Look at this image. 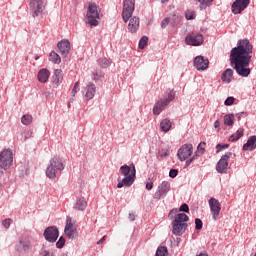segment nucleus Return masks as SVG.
I'll return each instance as SVG.
<instances>
[{
  "label": "nucleus",
  "mask_w": 256,
  "mask_h": 256,
  "mask_svg": "<svg viewBox=\"0 0 256 256\" xmlns=\"http://www.w3.org/2000/svg\"><path fill=\"white\" fill-rule=\"evenodd\" d=\"M253 54V45L249 40H239L237 47L233 48L230 52V61L234 65V69L241 77H249L251 69V55Z\"/></svg>",
  "instance_id": "f257e3e1"
},
{
  "label": "nucleus",
  "mask_w": 256,
  "mask_h": 256,
  "mask_svg": "<svg viewBox=\"0 0 256 256\" xmlns=\"http://www.w3.org/2000/svg\"><path fill=\"white\" fill-rule=\"evenodd\" d=\"M120 175H122L124 178L121 180V178H118V184L117 188L121 189L123 187H131L133 183H135L137 170L135 169V164L123 165L120 167L119 170Z\"/></svg>",
  "instance_id": "f03ea898"
},
{
  "label": "nucleus",
  "mask_w": 256,
  "mask_h": 256,
  "mask_svg": "<svg viewBox=\"0 0 256 256\" xmlns=\"http://www.w3.org/2000/svg\"><path fill=\"white\" fill-rule=\"evenodd\" d=\"M187 221H189V216H187V214L185 213L177 214V216L172 222L173 235H177L178 237H181V235H183V233H185V231L187 230Z\"/></svg>",
  "instance_id": "7ed1b4c3"
},
{
  "label": "nucleus",
  "mask_w": 256,
  "mask_h": 256,
  "mask_svg": "<svg viewBox=\"0 0 256 256\" xmlns=\"http://www.w3.org/2000/svg\"><path fill=\"white\" fill-rule=\"evenodd\" d=\"M65 167L63 166V161L58 157H54L50 160L48 167L46 168V177L49 179H55L59 171H63Z\"/></svg>",
  "instance_id": "20e7f679"
},
{
  "label": "nucleus",
  "mask_w": 256,
  "mask_h": 256,
  "mask_svg": "<svg viewBox=\"0 0 256 256\" xmlns=\"http://www.w3.org/2000/svg\"><path fill=\"white\" fill-rule=\"evenodd\" d=\"M175 99V91L170 90L166 98H160L153 107V115H161L167 106Z\"/></svg>",
  "instance_id": "39448f33"
},
{
  "label": "nucleus",
  "mask_w": 256,
  "mask_h": 256,
  "mask_svg": "<svg viewBox=\"0 0 256 256\" xmlns=\"http://www.w3.org/2000/svg\"><path fill=\"white\" fill-rule=\"evenodd\" d=\"M86 17L88 25H91L92 27H97V25H99V7H97V4L91 2L88 4Z\"/></svg>",
  "instance_id": "423d86ee"
},
{
  "label": "nucleus",
  "mask_w": 256,
  "mask_h": 256,
  "mask_svg": "<svg viewBox=\"0 0 256 256\" xmlns=\"http://www.w3.org/2000/svg\"><path fill=\"white\" fill-rule=\"evenodd\" d=\"M13 165V151L11 149H4L0 153V167L7 170Z\"/></svg>",
  "instance_id": "0eeeda50"
},
{
  "label": "nucleus",
  "mask_w": 256,
  "mask_h": 256,
  "mask_svg": "<svg viewBox=\"0 0 256 256\" xmlns=\"http://www.w3.org/2000/svg\"><path fill=\"white\" fill-rule=\"evenodd\" d=\"M135 11V0H124L122 19L124 23H127L131 19L133 12Z\"/></svg>",
  "instance_id": "6e6552de"
},
{
  "label": "nucleus",
  "mask_w": 256,
  "mask_h": 256,
  "mask_svg": "<svg viewBox=\"0 0 256 256\" xmlns=\"http://www.w3.org/2000/svg\"><path fill=\"white\" fill-rule=\"evenodd\" d=\"M65 235H67L68 239H75L77 237V225H75V221L71 216H67L66 225L64 228Z\"/></svg>",
  "instance_id": "1a4fd4ad"
},
{
  "label": "nucleus",
  "mask_w": 256,
  "mask_h": 256,
  "mask_svg": "<svg viewBox=\"0 0 256 256\" xmlns=\"http://www.w3.org/2000/svg\"><path fill=\"white\" fill-rule=\"evenodd\" d=\"M233 156V152H226L225 155L221 157L216 165V171L218 173H227L229 170V159Z\"/></svg>",
  "instance_id": "9d476101"
},
{
  "label": "nucleus",
  "mask_w": 256,
  "mask_h": 256,
  "mask_svg": "<svg viewBox=\"0 0 256 256\" xmlns=\"http://www.w3.org/2000/svg\"><path fill=\"white\" fill-rule=\"evenodd\" d=\"M30 11L33 17H40V15H43V11H45V5L43 4V0H31Z\"/></svg>",
  "instance_id": "9b49d317"
},
{
  "label": "nucleus",
  "mask_w": 256,
  "mask_h": 256,
  "mask_svg": "<svg viewBox=\"0 0 256 256\" xmlns=\"http://www.w3.org/2000/svg\"><path fill=\"white\" fill-rule=\"evenodd\" d=\"M186 45H192L193 47H199V45H203V35L200 33L192 32L188 34L185 38Z\"/></svg>",
  "instance_id": "f8f14e48"
},
{
  "label": "nucleus",
  "mask_w": 256,
  "mask_h": 256,
  "mask_svg": "<svg viewBox=\"0 0 256 256\" xmlns=\"http://www.w3.org/2000/svg\"><path fill=\"white\" fill-rule=\"evenodd\" d=\"M44 239L49 243H55L59 239V229L57 226H49L44 230Z\"/></svg>",
  "instance_id": "ddd939ff"
},
{
  "label": "nucleus",
  "mask_w": 256,
  "mask_h": 256,
  "mask_svg": "<svg viewBox=\"0 0 256 256\" xmlns=\"http://www.w3.org/2000/svg\"><path fill=\"white\" fill-rule=\"evenodd\" d=\"M193 155V144H184L177 153L178 159L181 161H187L189 157Z\"/></svg>",
  "instance_id": "4468645a"
},
{
  "label": "nucleus",
  "mask_w": 256,
  "mask_h": 256,
  "mask_svg": "<svg viewBox=\"0 0 256 256\" xmlns=\"http://www.w3.org/2000/svg\"><path fill=\"white\" fill-rule=\"evenodd\" d=\"M208 203L212 214V219L217 221V219H219V213H221V202L215 198H210Z\"/></svg>",
  "instance_id": "2eb2a0df"
},
{
  "label": "nucleus",
  "mask_w": 256,
  "mask_h": 256,
  "mask_svg": "<svg viewBox=\"0 0 256 256\" xmlns=\"http://www.w3.org/2000/svg\"><path fill=\"white\" fill-rule=\"evenodd\" d=\"M171 191V183L168 181H163L159 186L157 191L154 194V199H163V197L167 196V193Z\"/></svg>",
  "instance_id": "dca6fc26"
},
{
  "label": "nucleus",
  "mask_w": 256,
  "mask_h": 256,
  "mask_svg": "<svg viewBox=\"0 0 256 256\" xmlns=\"http://www.w3.org/2000/svg\"><path fill=\"white\" fill-rule=\"evenodd\" d=\"M249 6V0H235L232 4V13L239 15V13L245 11Z\"/></svg>",
  "instance_id": "f3484780"
},
{
  "label": "nucleus",
  "mask_w": 256,
  "mask_h": 256,
  "mask_svg": "<svg viewBox=\"0 0 256 256\" xmlns=\"http://www.w3.org/2000/svg\"><path fill=\"white\" fill-rule=\"evenodd\" d=\"M194 67L197 71H206V69H209V59H205L203 56H196L194 58Z\"/></svg>",
  "instance_id": "a211bd4d"
},
{
  "label": "nucleus",
  "mask_w": 256,
  "mask_h": 256,
  "mask_svg": "<svg viewBox=\"0 0 256 256\" xmlns=\"http://www.w3.org/2000/svg\"><path fill=\"white\" fill-rule=\"evenodd\" d=\"M57 48L62 57H67L69 51H71V43H69V40H62L58 42Z\"/></svg>",
  "instance_id": "6ab92c4d"
},
{
  "label": "nucleus",
  "mask_w": 256,
  "mask_h": 256,
  "mask_svg": "<svg viewBox=\"0 0 256 256\" xmlns=\"http://www.w3.org/2000/svg\"><path fill=\"white\" fill-rule=\"evenodd\" d=\"M95 93H97V87L93 82H88L85 88V98L87 101L93 99V97H95Z\"/></svg>",
  "instance_id": "aec40b11"
},
{
  "label": "nucleus",
  "mask_w": 256,
  "mask_h": 256,
  "mask_svg": "<svg viewBox=\"0 0 256 256\" xmlns=\"http://www.w3.org/2000/svg\"><path fill=\"white\" fill-rule=\"evenodd\" d=\"M63 83V71L61 69H56L52 76V85L53 87H59Z\"/></svg>",
  "instance_id": "412c9836"
},
{
  "label": "nucleus",
  "mask_w": 256,
  "mask_h": 256,
  "mask_svg": "<svg viewBox=\"0 0 256 256\" xmlns=\"http://www.w3.org/2000/svg\"><path fill=\"white\" fill-rule=\"evenodd\" d=\"M49 77H51V72L47 68H42L38 71L37 79L39 83H47Z\"/></svg>",
  "instance_id": "4be33fe9"
},
{
  "label": "nucleus",
  "mask_w": 256,
  "mask_h": 256,
  "mask_svg": "<svg viewBox=\"0 0 256 256\" xmlns=\"http://www.w3.org/2000/svg\"><path fill=\"white\" fill-rule=\"evenodd\" d=\"M18 253H27V251H31V242L28 240H20L17 245Z\"/></svg>",
  "instance_id": "5701e85b"
},
{
  "label": "nucleus",
  "mask_w": 256,
  "mask_h": 256,
  "mask_svg": "<svg viewBox=\"0 0 256 256\" xmlns=\"http://www.w3.org/2000/svg\"><path fill=\"white\" fill-rule=\"evenodd\" d=\"M138 29H139V17L133 16L129 20L128 31L130 33H135Z\"/></svg>",
  "instance_id": "b1692460"
},
{
  "label": "nucleus",
  "mask_w": 256,
  "mask_h": 256,
  "mask_svg": "<svg viewBox=\"0 0 256 256\" xmlns=\"http://www.w3.org/2000/svg\"><path fill=\"white\" fill-rule=\"evenodd\" d=\"M222 83H231L233 81V69H226L221 75Z\"/></svg>",
  "instance_id": "393cba45"
},
{
  "label": "nucleus",
  "mask_w": 256,
  "mask_h": 256,
  "mask_svg": "<svg viewBox=\"0 0 256 256\" xmlns=\"http://www.w3.org/2000/svg\"><path fill=\"white\" fill-rule=\"evenodd\" d=\"M254 149H256V136H251L243 145V151H253Z\"/></svg>",
  "instance_id": "a878e982"
},
{
  "label": "nucleus",
  "mask_w": 256,
  "mask_h": 256,
  "mask_svg": "<svg viewBox=\"0 0 256 256\" xmlns=\"http://www.w3.org/2000/svg\"><path fill=\"white\" fill-rule=\"evenodd\" d=\"M74 208L77 211H85V209H87V201H85V198H77Z\"/></svg>",
  "instance_id": "bb28decb"
},
{
  "label": "nucleus",
  "mask_w": 256,
  "mask_h": 256,
  "mask_svg": "<svg viewBox=\"0 0 256 256\" xmlns=\"http://www.w3.org/2000/svg\"><path fill=\"white\" fill-rule=\"evenodd\" d=\"M243 135H245V129L239 128L235 134H232L230 136L229 141H239V139L243 137Z\"/></svg>",
  "instance_id": "cd10ccee"
},
{
  "label": "nucleus",
  "mask_w": 256,
  "mask_h": 256,
  "mask_svg": "<svg viewBox=\"0 0 256 256\" xmlns=\"http://www.w3.org/2000/svg\"><path fill=\"white\" fill-rule=\"evenodd\" d=\"M161 131H164V133H167V131H171V120L164 119L160 123Z\"/></svg>",
  "instance_id": "c85d7f7f"
},
{
  "label": "nucleus",
  "mask_w": 256,
  "mask_h": 256,
  "mask_svg": "<svg viewBox=\"0 0 256 256\" xmlns=\"http://www.w3.org/2000/svg\"><path fill=\"white\" fill-rule=\"evenodd\" d=\"M49 61L55 63L56 65H59V63H61V56H59L57 52L52 51L49 55Z\"/></svg>",
  "instance_id": "c756f323"
},
{
  "label": "nucleus",
  "mask_w": 256,
  "mask_h": 256,
  "mask_svg": "<svg viewBox=\"0 0 256 256\" xmlns=\"http://www.w3.org/2000/svg\"><path fill=\"white\" fill-rule=\"evenodd\" d=\"M155 256H169V250L165 246H160L157 248Z\"/></svg>",
  "instance_id": "7c9ffc66"
},
{
  "label": "nucleus",
  "mask_w": 256,
  "mask_h": 256,
  "mask_svg": "<svg viewBox=\"0 0 256 256\" xmlns=\"http://www.w3.org/2000/svg\"><path fill=\"white\" fill-rule=\"evenodd\" d=\"M21 123L23 125H31V123H33V116H31L29 114L22 116Z\"/></svg>",
  "instance_id": "2f4dec72"
},
{
  "label": "nucleus",
  "mask_w": 256,
  "mask_h": 256,
  "mask_svg": "<svg viewBox=\"0 0 256 256\" xmlns=\"http://www.w3.org/2000/svg\"><path fill=\"white\" fill-rule=\"evenodd\" d=\"M98 63L100 65V67H103V69H107V67H109V65H111V60H109L107 58H100L98 60Z\"/></svg>",
  "instance_id": "473e14b6"
},
{
  "label": "nucleus",
  "mask_w": 256,
  "mask_h": 256,
  "mask_svg": "<svg viewBox=\"0 0 256 256\" xmlns=\"http://www.w3.org/2000/svg\"><path fill=\"white\" fill-rule=\"evenodd\" d=\"M92 79L93 81H101V79H103V72H101L100 70H95L92 73Z\"/></svg>",
  "instance_id": "72a5a7b5"
},
{
  "label": "nucleus",
  "mask_w": 256,
  "mask_h": 256,
  "mask_svg": "<svg viewBox=\"0 0 256 256\" xmlns=\"http://www.w3.org/2000/svg\"><path fill=\"white\" fill-rule=\"evenodd\" d=\"M203 153H205V142H201L198 145L195 155H196V157H199V155H203Z\"/></svg>",
  "instance_id": "f704fd0d"
},
{
  "label": "nucleus",
  "mask_w": 256,
  "mask_h": 256,
  "mask_svg": "<svg viewBox=\"0 0 256 256\" xmlns=\"http://www.w3.org/2000/svg\"><path fill=\"white\" fill-rule=\"evenodd\" d=\"M224 125H228V127L233 125V114H227L224 116Z\"/></svg>",
  "instance_id": "c9c22d12"
},
{
  "label": "nucleus",
  "mask_w": 256,
  "mask_h": 256,
  "mask_svg": "<svg viewBox=\"0 0 256 256\" xmlns=\"http://www.w3.org/2000/svg\"><path fill=\"white\" fill-rule=\"evenodd\" d=\"M149 42V37L143 36L139 41V49H145L147 43Z\"/></svg>",
  "instance_id": "e433bc0d"
},
{
  "label": "nucleus",
  "mask_w": 256,
  "mask_h": 256,
  "mask_svg": "<svg viewBox=\"0 0 256 256\" xmlns=\"http://www.w3.org/2000/svg\"><path fill=\"white\" fill-rule=\"evenodd\" d=\"M194 1H197L198 3H200V9H205V7H209V5L213 0H194Z\"/></svg>",
  "instance_id": "4c0bfd02"
},
{
  "label": "nucleus",
  "mask_w": 256,
  "mask_h": 256,
  "mask_svg": "<svg viewBox=\"0 0 256 256\" xmlns=\"http://www.w3.org/2000/svg\"><path fill=\"white\" fill-rule=\"evenodd\" d=\"M79 87V82H75L74 87L72 88V97L70 101H73V97H75V95H77V93L79 92Z\"/></svg>",
  "instance_id": "58836bf2"
},
{
  "label": "nucleus",
  "mask_w": 256,
  "mask_h": 256,
  "mask_svg": "<svg viewBox=\"0 0 256 256\" xmlns=\"http://www.w3.org/2000/svg\"><path fill=\"white\" fill-rule=\"evenodd\" d=\"M195 229L197 230V231H201V229H203V221H201V219H199V218H196L195 219Z\"/></svg>",
  "instance_id": "ea45409f"
},
{
  "label": "nucleus",
  "mask_w": 256,
  "mask_h": 256,
  "mask_svg": "<svg viewBox=\"0 0 256 256\" xmlns=\"http://www.w3.org/2000/svg\"><path fill=\"white\" fill-rule=\"evenodd\" d=\"M33 137V132L31 130H25L23 134L24 141H27V139H31Z\"/></svg>",
  "instance_id": "a19ab883"
},
{
  "label": "nucleus",
  "mask_w": 256,
  "mask_h": 256,
  "mask_svg": "<svg viewBox=\"0 0 256 256\" xmlns=\"http://www.w3.org/2000/svg\"><path fill=\"white\" fill-rule=\"evenodd\" d=\"M223 149H229V144H218L216 146V153L223 151Z\"/></svg>",
  "instance_id": "79ce46f5"
},
{
  "label": "nucleus",
  "mask_w": 256,
  "mask_h": 256,
  "mask_svg": "<svg viewBox=\"0 0 256 256\" xmlns=\"http://www.w3.org/2000/svg\"><path fill=\"white\" fill-rule=\"evenodd\" d=\"M11 223H13V220L10 218L2 221V225H3V227H5V229H9V227H11Z\"/></svg>",
  "instance_id": "37998d69"
},
{
  "label": "nucleus",
  "mask_w": 256,
  "mask_h": 256,
  "mask_svg": "<svg viewBox=\"0 0 256 256\" xmlns=\"http://www.w3.org/2000/svg\"><path fill=\"white\" fill-rule=\"evenodd\" d=\"M186 19L191 20V19H195V11L193 10H188L185 14Z\"/></svg>",
  "instance_id": "c03bdc74"
},
{
  "label": "nucleus",
  "mask_w": 256,
  "mask_h": 256,
  "mask_svg": "<svg viewBox=\"0 0 256 256\" xmlns=\"http://www.w3.org/2000/svg\"><path fill=\"white\" fill-rule=\"evenodd\" d=\"M233 103H235V98H234L233 96L228 97V98L225 100V102H224V104H225L227 107L233 105Z\"/></svg>",
  "instance_id": "a18cd8bd"
},
{
  "label": "nucleus",
  "mask_w": 256,
  "mask_h": 256,
  "mask_svg": "<svg viewBox=\"0 0 256 256\" xmlns=\"http://www.w3.org/2000/svg\"><path fill=\"white\" fill-rule=\"evenodd\" d=\"M65 245V238L60 237L58 242L56 243V247L58 249H61Z\"/></svg>",
  "instance_id": "49530a36"
},
{
  "label": "nucleus",
  "mask_w": 256,
  "mask_h": 256,
  "mask_svg": "<svg viewBox=\"0 0 256 256\" xmlns=\"http://www.w3.org/2000/svg\"><path fill=\"white\" fill-rule=\"evenodd\" d=\"M178 174L179 171L177 169H171L169 172V177H171V179H175V177H177Z\"/></svg>",
  "instance_id": "de8ad7c7"
},
{
  "label": "nucleus",
  "mask_w": 256,
  "mask_h": 256,
  "mask_svg": "<svg viewBox=\"0 0 256 256\" xmlns=\"http://www.w3.org/2000/svg\"><path fill=\"white\" fill-rule=\"evenodd\" d=\"M177 213H179V210H178V209H176V208L172 209V210L169 212V214H168L169 219H173V217H175V215H177Z\"/></svg>",
  "instance_id": "09e8293b"
},
{
  "label": "nucleus",
  "mask_w": 256,
  "mask_h": 256,
  "mask_svg": "<svg viewBox=\"0 0 256 256\" xmlns=\"http://www.w3.org/2000/svg\"><path fill=\"white\" fill-rule=\"evenodd\" d=\"M171 21L170 18H165L162 20V23H161V27L162 29H165L167 27V25H169V22Z\"/></svg>",
  "instance_id": "8fccbe9b"
},
{
  "label": "nucleus",
  "mask_w": 256,
  "mask_h": 256,
  "mask_svg": "<svg viewBox=\"0 0 256 256\" xmlns=\"http://www.w3.org/2000/svg\"><path fill=\"white\" fill-rule=\"evenodd\" d=\"M179 211H183L184 213H189V205H187V204H182V205L180 206Z\"/></svg>",
  "instance_id": "3c124183"
},
{
  "label": "nucleus",
  "mask_w": 256,
  "mask_h": 256,
  "mask_svg": "<svg viewBox=\"0 0 256 256\" xmlns=\"http://www.w3.org/2000/svg\"><path fill=\"white\" fill-rule=\"evenodd\" d=\"M146 189L147 191H151L153 189V180L149 179V181L146 183Z\"/></svg>",
  "instance_id": "603ef678"
},
{
  "label": "nucleus",
  "mask_w": 256,
  "mask_h": 256,
  "mask_svg": "<svg viewBox=\"0 0 256 256\" xmlns=\"http://www.w3.org/2000/svg\"><path fill=\"white\" fill-rule=\"evenodd\" d=\"M41 255H42V256H53V254H51V253H50L49 251H47V250L42 251Z\"/></svg>",
  "instance_id": "864d4df0"
},
{
  "label": "nucleus",
  "mask_w": 256,
  "mask_h": 256,
  "mask_svg": "<svg viewBox=\"0 0 256 256\" xmlns=\"http://www.w3.org/2000/svg\"><path fill=\"white\" fill-rule=\"evenodd\" d=\"M105 238H106V236H103V237L97 242V245H101V244L105 243Z\"/></svg>",
  "instance_id": "5fc2aeb1"
},
{
  "label": "nucleus",
  "mask_w": 256,
  "mask_h": 256,
  "mask_svg": "<svg viewBox=\"0 0 256 256\" xmlns=\"http://www.w3.org/2000/svg\"><path fill=\"white\" fill-rule=\"evenodd\" d=\"M194 159H195V157H192V158H190L189 160H187V161H186V165L192 164L193 161H194Z\"/></svg>",
  "instance_id": "6e6d98bb"
},
{
  "label": "nucleus",
  "mask_w": 256,
  "mask_h": 256,
  "mask_svg": "<svg viewBox=\"0 0 256 256\" xmlns=\"http://www.w3.org/2000/svg\"><path fill=\"white\" fill-rule=\"evenodd\" d=\"M129 219H130V221H135V214L130 213L129 214Z\"/></svg>",
  "instance_id": "4d7b16f0"
},
{
  "label": "nucleus",
  "mask_w": 256,
  "mask_h": 256,
  "mask_svg": "<svg viewBox=\"0 0 256 256\" xmlns=\"http://www.w3.org/2000/svg\"><path fill=\"white\" fill-rule=\"evenodd\" d=\"M214 127H215V129H219V120H216L214 122Z\"/></svg>",
  "instance_id": "13d9d810"
},
{
  "label": "nucleus",
  "mask_w": 256,
  "mask_h": 256,
  "mask_svg": "<svg viewBox=\"0 0 256 256\" xmlns=\"http://www.w3.org/2000/svg\"><path fill=\"white\" fill-rule=\"evenodd\" d=\"M198 256H209L207 253H200Z\"/></svg>",
  "instance_id": "bf43d9fd"
},
{
  "label": "nucleus",
  "mask_w": 256,
  "mask_h": 256,
  "mask_svg": "<svg viewBox=\"0 0 256 256\" xmlns=\"http://www.w3.org/2000/svg\"><path fill=\"white\" fill-rule=\"evenodd\" d=\"M169 0H161V3H167Z\"/></svg>",
  "instance_id": "052dcab7"
},
{
  "label": "nucleus",
  "mask_w": 256,
  "mask_h": 256,
  "mask_svg": "<svg viewBox=\"0 0 256 256\" xmlns=\"http://www.w3.org/2000/svg\"><path fill=\"white\" fill-rule=\"evenodd\" d=\"M3 175V171L0 170V177Z\"/></svg>",
  "instance_id": "680f3d73"
},
{
  "label": "nucleus",
  "mask_w": 256,
  "mask_h": 256,
  "mask_svg": "<svg viewBox=\"0 0 256 256\" xmlns=\"http://www.w3.org/2000/svg\"><path fill=\"white\" fill-rule=\"evenodd\" d=\"M68 107H71V102H68Z\"/></svg>",
  "instance_id": "e2e57ef3"
},
{
  "label": "nucleus",
  "mask_w": 256,
  "mask_h": 256,
  "mask_svg": "<svg viewBox=\"0 0 256 256\" xmlns=\"http://www.w3.org/2000/svg\"><path fill=\"white\" fill-rule=\"evenodd\" d=\"M61 256H67V254H62Z\"/></svg>",
  "instance_id": "0e129e2a"
},
{
  "label": "nucleus",
  "mask_w": 256,
  "mask_h": 256,
  "mask_svg": "<svg viewBox=\"0 0 256 256\" xmlns=\"http://www.w3.org/2000/svg\"><path fill=\"white\" fill-rule=\"evenodd\" d=\"M35 59L37 60V59H39V57H36Z\"/></svg>",
  "instance_id": "69168bd1"
}]
</instances>
